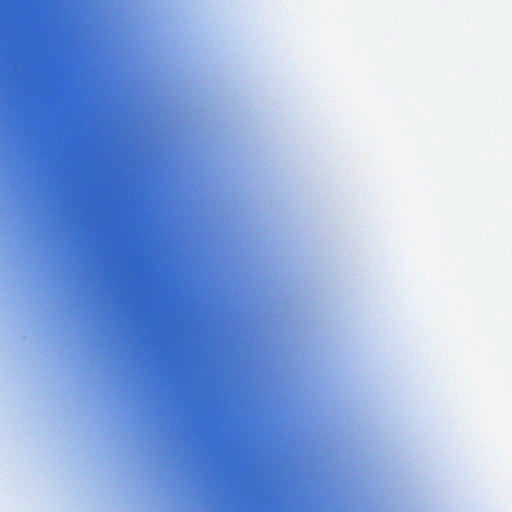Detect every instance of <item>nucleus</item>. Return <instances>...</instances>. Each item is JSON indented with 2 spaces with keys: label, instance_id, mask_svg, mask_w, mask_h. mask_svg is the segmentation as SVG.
<instances>
[{
  "label": "nucleus",
  "instance_id": "obj_2",
  "mask_svg": "<svg viewBox=\"0 0 512 512\" xmlns=\"http://www.w3.org/2000/svg\"><path fill=\"white\" fill-rule=\"evenodd\" d=\"M166 448H273L272 446H246V445H190V446H167Z\"/></svg>",
  "mask_w": 512,
  "mask_h": 512
},
{
  "label": "nucleus",
  "instance_id": "obj_1",
  "mask_svg": "<svg viewBox=\"0 0 512 512\" xmlns=\"http://www.w3.org/2000/svg\"><path fill=\"white\" fill-rule=\"evenodd\" d=\"M180 452H190L194 456L205 455H228V454H248L257 452H280L281 450H179Z\"/></svg>",
  "mask_w": 512,
  "mask_h": 512
}]
</instances>
